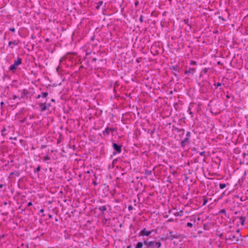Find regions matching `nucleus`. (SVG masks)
Returning <instances> with one entry per match:
<instances>
[{"mask_svg": "<svg viewBox=\"0 0 248 248\" xmlns=\"http://www.w3.org/2000/svg\"><path fill=\"white\" fill-rule=\"evenodd\" d=\"M45 160H49L50 159L48 156H46L44 158Z\"/></svg>", "mask_w": 248, "mask_h": 248, "instance_id": "2eb2a0df", "label": "nucleus"}, {"mask_svg": "<svg viewBox=\"0 0 248 248\" xmlns=\"http://www.w3.org/2000/svg\"><path fill=\"white\" fill-rule=\"evenodd\" d=\"M2 186H0V187H1Z\"/></svg>", "mask_w": 248, "mask_h": 248, "instance_id": "7c9ffc66", "label": "nucleus"}, {"mask_svg": "<svg viewBox=\"0 0 248 248\" xmlns=\"http://www.w3.org/2000/svg\"><path fill=\"white\" fill-rule=\"evenodd\" d=\"M103 1H100L97 3V6H96V8L97 9H99L100 6H101L102 5H103Z\"/></svg>", "mask_w": 248, "mask_h": 248, "instance_id": "9d476101", "label": "nucleus"}, {"mask_svg": "<svg viewBox=\"0 0 248 248\" xmlns=\"http://www.w3.org/2000/svg\"><path fill=\"white\" fill-rule=\"evenodd\" d=\"M143 246V244L141 242H139L135 248H141Z\"/></svg>", "mask_w": 248, "mask_h": 248, "instance_id": "9b49d317", "label": "nucleus"}, {"mask_svg": "<svg viewBox=\"0 0 248 248\" xmlns=\"http://www.w3.org/2000/svg\"><path fill=\"white\" fill-rule=\"evenodd\" d=\"M151 231H148L146 230L145 229L143 230L141 232V233L142 235H146V236L149 235L151 234Z\"/></svg>", "mask_w": 248, "mask_h": 248, "instance_id": "39448f33", "label": "nucleus"}, {"mask_svg": "<svg viewBox=\"0 0 248 248\" xmlns=\"http://www.w3.org/2000/svg\"><path fill=\"white\" fill-rule=\"evenodd\" d=\"M193 225L191 223H190V222H188L187 223V226L188 227H192Z\"/></svg>", "mask_w": 248, "mask_h": 248, "instance_id": "4468645a", "label": "nucleus"}, {"mask_svg": "<svg viewBox=\"0 0 248 248\" xmlns=\"http://www.w3.org/2000/svg\"><path fill=\"white\" fill-rule=\"evenodd\" d=\"M128 208H129V210H130L131 209H132V206L130 205L128 207Z\"/></svg>", "mask_w": 248, "mask_h": 248, "instance_id": "b1692460", "label": "nucleus"}, {"mask_svg": "<svg viewBox=\"0 0 248 248\" xmlns=\"http://www.w3.org/2000/svg\"><path fill=\"white\" fill-rule=\"evenodd\" d=\"M7 131L8 133L14 132V129L12 127L9 126L7 128H4L1 131V135L5 137L7 135V133H5V131Z\"/></svg>", "mask_w": 248, "mask_h": 248, "instance_id": "20e7f679", "label": "nucleus"}, {"mask_svg": "<svg viewBox=\"0 0 248 248\" xmlns=\"http://www.w3.org/2000/svg\"><path fill=\"white\" fill-rule=\"evenodd\" d=\"M40 212L41 213H43V212H44V210L42 209H41V210H40Z\"/></svg>", "mask_w": 248, "mask_h": 248, "instance_id": "5701e85b", "label": "nucleus"}, {"mask_svg": "<svg viewBox=\"0 0 248 248\" xmlns=\"http://www.w3.org/2000/svg\"><path fill=\"white\" fill-rule=\"evenodd\" d=\"M40 166H38V167H37V169H36V171H40Z\"/></svg>", "mask_w": 248, "mask_h": 248, "instance_id": "dca6fc26", "label": "nucleus"}, {"mask_svg": "<svg viewBox=\"0 0 248 248\" xmlns=\"http://www.w3.org/2000/svg\"><path fill=\"white\" fill-rule=\"evenodd\" d=\"M226 186V185L225 184H220L219 185V187L221 189H223L224 188H225Z\"/></svg>", "mask_w": 248, "mask_h": 248, "instance_id": "f8f14e48", "label": "nucleus"}, {"mask_svg": "<svg viewBox=\"0 0 248 248\" xmlns=\"http://www.w3.org/2000/svg\"><path fill=\"white\" fill-rule=\"evenodd\" d=\"M2 186H0V187H1Z\"/></svg>", "mask_w": 248, "mask_h": 248, "instance_id": "c85d7f7f", "label": "nucleus"}, {"mask_svg": "<svg viewBox=\"0 0 248 248\" xmlns=\"http://www.w3.org/2000/svg\"><path fill=\"white\" fill-rule=\"evenodd\" d=\"M240 235V234L238 233L237 234H235L233 232L228 233L227 234V239L231 242L232 243H235L238 241Z\"/></svg>", "mask_w": 248, "mask_h": 248, "instance_id": "f257e3e1", "label": "nucleus"}, {"mask_svg": "<svg viewBox=\"0 0 248 248\" xmlns=\"http://www.w3.org/2000/svg\"><path fill=\"white\" fill-rule=\"evenodd\" d=\"M206 202V201L204 200V202H203V204H205Z\"/></svg>", "mask_w": 248, "mask_h": 248, "instance_id": "a878e982", "label": "nucleus"}, {"mask_svg": "<svg viewBox=\"0 0 248 248\" xmlns=\"http://www.w3.org/2000/svg\"><path fill=\"white\" fill-rule=\"evenodd\" d=\"M192 63L193 64H196V62H192Z\"/></svg>", "mask_w": 248, "mask_h": 248, "instance_id": "cd10ccee", "label": "nucleus"}, {"mask_svg": "<svg viewBox=\"0 0 248 248\" xmlns=\"http://www.w3.org/2000/svg\"><path fill=\"white\" fill-rule=\"evenodd\" d=\"M113 131V129L110 128H107L104 132V134L108 135L110 132Z\"/></svg>", "mask_w": 248, "mask_h": 248, "instance_id": "6e6552de", "label": "nucleus"}, {"mask_svg": "<svg viewBox=\"0 0 248 248\" xmlns=\"http://www.w3.org/2000/svg\"><path fill=\"white\" fill-rule=\"evenodd\" d=\"M144 243L148 248H155L157 247V248H159L161 246V244L160 242H156L155 241H145Z\"/></svg>", "mask_w": 248, "mask_h": 248, "instance_id": "f03ea898", "label": "nucleus"}, {"mask_svg": "<svg viewBox=\"0 0 248 248\" xmlns=\"http://www.w3.org/2000/svg\"><path fill=\"white\" fill-rule=\"evenodd\" d=\"M10 30L13 32L15 31V29L14 28H11Z\"/></svg>", "mask_w": 248, "mask_h": 248, "instance_id": "f3484780", "label": "nucleus"}, {"mask_svg": "<svg viewBox=\"0 0 248 248\" xmlns=\"http://www.w3.org/2000/svg\"><path fill=\"white\" fill-rule=\"evenodd\" d=\"M2 186H0V187H1Z\"/></svg>", "mask_w": 248, "mask_h": 248, "instance_id": "c756f323", "label": "nucleus"}, {"mask_svg": "<svg viewBox=\"0 0 248 248\" xmlns=\"http://www.w3.org/2000/svg\"><path fill=\"white\" fill-rule=\"evenodd\" d=\"M140 21L141 22H142V16H140Z\"/></svg>", "mask_w": 248, "mask_h": 248, "instance_id": "412c9836", "label": "nucleus"}, {"mask_svg": "<svg viewBox=\"0 0 248 248\" xmlns=\"http://www.w3.org/2000/svg\"><path fill=\"white\" fill-rule=\"evenodd\" d=\"M0 104L1 106H2L4 104V103L3 102H1Z\"/></svg>", "mask_w": 248, "mask_h": 248, "instance_id": "bb28decb", "label": "nucleus"}, {"mask_svg": "<svg viewBox=\"0 0 248 248\" xmlns=\"http://www.w3.org/2000/svg\"><path fill=\"white\" fill-rule=\"evenodd\" d=\"M237 233H239V230H237L236 231V233H234L235 234H237Z\"/></svg>", "mask_w": 248, "mask_h": 248, "instance_id": "4be33fe9", "label": "nucleus"}, {"mask_svg": "<svg viewBox=\"0 0 248 248\" xmlns=\"http://www.w3.org/2000/svg\"><path fill=\"white\" fill-rule=\"evenodd\" d=\"M39 106L41 111H44L47 109V107L46 106V103H41Z\"/></svg>", "mask_w": 248, "mask_h": 248, "instance_id": "423d86ee", "label": "nucleus"}, {"mask_svg": "<svg viewBox=\"0 0 248 248\" xmlns=\"http://www.w3.org/2000/svg\"><path fill=\"white\" fill-rule=\"evenodd\" d=\"M201 155H203L204 154V152H202L200 154Z\"/></svg>", "mask_w": 248, "mask_h": 248, "instance_id": "aec40b11", "label": "nucleus"}, {"mask_svg": "<svg viewBox=\"0 0 248 248\" xmlns=\"http://www.w3.org/2000/svg\"><path fill=\"white\" fill-rule=\"evenodd\" d=\"M21 63V59L18 58L17 60L15 61V63L11 66L10 68V70L12 71H14L16 69L17 66L19 65Z\"/></svg>", "mask_w": 248, "mask_h": 248, "instance_id": "7ed1b4c3", "label": "nucleus"}, {"mask_svg": "<svg viewBox=\"0 0 248 248\" xmlns=\"http://www.w3.org/2000/svg\"><path fill=\"white\" fill-rule=\"evenodd\" d=\"M32 205V203L31 202H30L28 203V206H31Z\"/></svg>", "mask_w": 248, "mask_h": 248, "instance_id": "a211bd4d", "label": "nucleus"}, {"mask_svg": "<svg viewBox=\"0 0 248 248\" xmlns=\"http://www.w3.org/2000/svg\"><path fill=\"white\" fill-rule=\"evenodd\" d=\"M16 98V95L13 96V99H15Z\"/></svg>", "mask_w": 248, "mask_h": 248, "instance_id": "393cba45", "label": "nucleus"}, {"mask_svg": "<svg viewBox=\"0 0 248 248\" xmlns=\"http://www.w3.org/2000/svg\"><path fill=\"white\" fill-rule=\"evenodd\" d=\"M194 68H189L187 71H186V73H194Z\"/></svg>", "mask_w": 248, "mask_h": 248, "instance_id": "1a4fd4ad", "label": "nucleus"}, {"mask_svg": "<svg viewBox=\"0 0 248 248\" xmlns=\"http://www.w3.org/2000/svg\"><path fill=\"white\" fill-rule=\"evenodd\" d=\"M225 212V210L224 209H222V210L220 211V213H224Z\"/></svg>", "mask_w": 248, "mask_h": 248, "instance_id": "6ab92c4d", "label": "nucleus"}, {"mask_svg": "<svg viewBox=\"0 0 248 248\" xmlns=\"http://www.w3.org/2000/svg\"><path fill=\"white\" fill-rule=\"evenodd\" d=\"M48 93H42V96L43 97H46Z\"/></svg>", "mask_w": 248, "mask_h": 248, "instance_id": "ddd939ff", "label": "nucleus"}, {"mask_svg": "<svg viewBox=\"0 0 248 248\" xmlns=\"http://www.w3.org/2000/svg\"><path fill=\"white\" fill-rule=\"evenodd\" d=\"M113 147L118 152L120 153L121 152V147L118 146L116 143H113Z\"/></svg>", "mask_w": 248, "mask_h": 248, "instance_id": "0eeeda50", "label": "nucleus"}]
</instances>
